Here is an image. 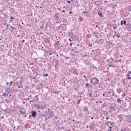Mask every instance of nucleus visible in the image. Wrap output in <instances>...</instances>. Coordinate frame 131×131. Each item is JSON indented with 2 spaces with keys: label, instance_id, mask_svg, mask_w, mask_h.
<instances>
[{
  "label": "nucleus",
  "instance_id": "nucleus-45",
  "mask_svg": "<svg viewBox=\"0 0 131 131\" xmlns=\"http://www.w3.org/2000/svg\"><path fill=\"white\" fill-rule=\"evenodd\" d=\"M114 29H116L117 28V26H115L114 27H113Z\"/></svg>",
  "mask_w": 131,
  "mask_h": 131
},
{
  "label": "nucleus",
  "instance_id": "nucleus-17",
  "mask_svg": "<svg viewBox=\"0 0 131 131\" xmlns=\"http://www.w3.org/2000/svg\"><path fill=\"white\" fill-rule=\"evenodd\" d=\"M58 60H56L55 61V67L56 69H57V68L58 67Z\"/></svg>",
  "mask_w": 131,
  "mask_h": 131
},
{
  "label": "nucleus",
  "instance_id": "nucleus-26",
  "mask_svg": "<svg viewBox=\"0 0 131 131\" xmlns=\"http://www.w3.org/2000/svg\"><path fill=\"white\" fill-rule=\"evenodd\" d=\"M75 37H76V35H73L71 36V38L73 39V40H74V38H75Z\"/></svg>",
  "mask_w": 131,
  "mask_h": 131
},
{
  "label": "nucleus",
  "instance_id": "nucleus-19",
  "mask_svg": "<svg viewBox=\"0 0 131 131\" xmlns=\"http://www.w3.org/2000/svg\"><path fill=\"white\" fill-rule=\"evenodd\" d=\"M110 110H114V111H116V109L115 108H114V107H113V106H110Z\"/></svg>",
  "mask_w": 131,
  "mask_h": 131
},
{
  "label": "nucleus",
  "instance_id": "nucleus-3",
  "mask_svg": "<svg viewBox=\"0 0 131 131\" xmlns=\"http://www.w3.org/2000/svg\"><path fill=\"white\" fill-rule=\"evenodd\" d=\"M111 59L112 60H111L110 59L107 60V62H109V67H114L113 66H112V64H113V58L111 57Z\"/></svg>",
  "mask_w": 131,
  "mask_h": 131
},
{
  "label": "nucleus",
  "instance_id": "nucleus-63",
  "mask_svg": "<svg viewBox=\"0 0 131 131\" xmlns=\"http://www.w3.org/2000/svg\"><path fill=\"white\" fill-rule=\"evenodd\" d=\"M74 54H76V53H77V51H74Z\"/></svg>",
  "mask_w": 131,
  "mask_h": 131
},
{
  "label": "nucleus",
  "instance_id": "nucleus-59",
  "mask_svg": "<svg viewBox=\"0 0 131 131\" xmlns=\"http://www.w3.org/2000/svg\"><path fill=\"white\" fill-rule=\"evenodd\" d=\"M22 41H23V42H25V39H23Z\"/></svg>",
  "mask_w": 131,
  "mask_h": 131
},
{
  "label": "nucleus",
  "instance_id": "nucleus-5",
  "mask_svg": "<svg viewBox=\"0 0 131 131\" xmlns=\"http://www.w3.org/2000/svg\"><path fill=\"white\" fill-rule=\"evenodd\" d=\"M117 117L119 118L120 122L123 120V117H122V115H118Z\"/></svg>",
  "mask_w": 131,
  "mask_h": 131
},
{
  "label": "nucleus",
  "instance_id": "nucleus-16",
  "mask_svg": "<svg viewBox=\"0 0 131 131\" xmlns=\"http://www.w3.org/2000/svg\"><path fill=\"white\" fill-rule=\"evenodd\" d=\"M126 76H127V79H131L130 74H127Z\"/></svg>",
  "mask_w": 131,
  "mask_h": 131
},
{
  "label": "nucleus",
  "instance_id": "nucleus-38",
  "mask_svg": "<svg viewBox=\"0 0 131 131\" xmlns=\"http://www.w3.org/2000/svg\"><path fill=\"white\" fill-rule=\"evenodd\" d=\"M93 96V94H92V93H89V97H90V98H92V97H93V96Z\"/></svg>",
  "mask_w": 131,
  "mask_h": 131
},
{
  "label": "nucleus",
  "instance_id": "nucleus-12",
  "mask_svg": "<svg viewBox=\"0 0 131 131\" xmlns=\"http://www.w3.org/2000/svg\"><path fill=\"white\" fill-rule=\"evenodd\" d=\"M16 85H17L18 89H21V88L22 89H23V85H20L19 84V83H17L16 84Z\"/></svg>",
  "mask_w": 131,
  "mask_h": 131
},
{
  "label": "nucleus",
  "instance_id": "nucleus-35",
  "mask_svg": "<svg viewBox=\"0 0 131 131\" xmlns=\"http://www.w3.org/2000/svg\"><path fill=\"white\" fill-rule=\"evenodd\" d=\"M123 25H126V20H124V21H123Z\"/></svg>",
  "mask_w": 131,
  "mask_h": 131
},
{
  "label": "nucleus",
  "instance_id": "nucleus-20",
  "mask_svg": "<svg viewBox=\"0 0 131 131\" xmlns=\"http://www.w3.org/2000/svg\"><path fill=\"white\" fill-rule=\"evenodd\" d=\"M54 15L56 18H58L59 17V13H55Z\"/></svg>",
  "mask_w": 131,
  "mask_h": 131
},
{
  "label": "nucleus",
  "instance_id": "nucleus-27",
  "mask_svg": "<svg viewBox=\"0 0 131 131\" xmlns=\"http://www.w3.org/2000/svg\"><path fill=\"white\" fill-rule=\"evenodd\" d=\"M128 30H129V31H131V25H129L128 26Z\"/></svg>",
  "mask_w": 131,
  "mask_h": 131
},
{
  "label": "nucleus",
  "instance_id": "nucleus-24",
  "mask_svg": "<svg viewBox=\"0 0 131 131\" xmlns=\"http://www.w3.org/2000/svg\"><path fill=\"white\" fill-rule=\"evenodd\" d=\"M45 118L47 120H48V119H49V118H51V117H49V116H47V115H45Z\"/></svg>",
  "mask_w": 131,
  "mask_h": 131
},
{
  "label": "nucleus",
  "instance_id": "nucleus-30",
  "mask_svg": "<svg viewBox=\"0 0 131 131\" xmlns=\"http://www.w3.org/2000/svg\"><path fill=\"white\" fill-rule=\"evenodd\" d=\"M5 102H6V103H8V104L10 103V101H9V99L8 98L6 99Z\"/></svg>",
  "mask_w": 131,
  "mask_h": 131
},
{
  "label": "nucleus",
  "instance_id": "nucleus-62",
  "mask_svg": "<svg viewBox=\"0 0 131 131\" xmlns=\"http://www.w3.org/2000/svg\"><path fill=\"white\" fill-rule=\"evenodd\" d=\"M128 73H129V74H131V71H128Z\"/></svg>",
  "mask_w": 131,
  "mask_h": 131
},
{
  "label": "nucleus",
  "instance_id": "nucleus-58",
  "mask_svg": "<svg viewBox=\"0 0 131 131\" xmlns=\"http://www.w3.org/2000/svg\"><path fill=\"white\" fill-rule=\"evenodd\" d=\"M39 99L38 98H36V101H38Z\"/></svg>",
  "mask_w": 131,
  "mask_h": 131
},
{
  "label": "nucleus",
  "instance_id": "nucleus-39",
  "mask_svg": "<svg viewBox=\"0 0 131 131\" xmlns=\"http://www.w3.org/2000/svg\"><path fill=\"white\" fill-rule=\"evenodd\" d=\"M117 93H120V89H117Z\"/></svg>",
  "mask_w": 131,
  "mask_h": 131
},
{
  "label": "nucleus",
  "instance_id": "nucleus-6",
  "mask_svg": "<svg viewBox=\"0 0 131 131\" xmlns=\"http://www.w3.org/2000/svg\"><path fill=\"white\" fill-rule=\"evenodd\" d=\"M31 113H32V117L35 118L36 117V114H37L36 112L35 111H32Z\"/></svg>",
  "mask_w": 131,
  "mask_h": 131
},
{
  "label": "nucleus",
  "instance_id": "nucleus-29",
  "mask_svg": "<svg viewBox=\"0 0 131 131\" xmlns=\"http://www.w3.org/2000/svg\"><path fill=\"white\" fill-rule=\"evenodd\" d=\"M19 112L22 114L23 115H25V112H23L22 111H20Z\"/></svg>",
  "mask_w": 131,
  "mask_h": 131
},
{
  "label": "nucleus",
  "instance_id": "nucleus-55",
  "mask_svg": "<svg viewBox=\"0 0 131 131\" xmlns=\"http://www.w3.org/2000/svg\"><path fill=\"white\" fill-rule=\"evenodd\" d=\"M73 45V43H70V46H71V47H72V45Z\"/></svg>",
  "mask_w": 131,
  "mask_h": 131
},
{
  "label": "nucleus",
  "instance_id": "nucleus-32",
  "mask_svg": "<svg viewBox=\"0 0 131 131\" xmlns=\"http://www.w3.org/2000/svg\"><path fill=\"white\" fill-rule=\"evenodd\" d=\"M88 46H89V47H92L93 44L90 43V42H89V43H88Z\"/></svg>",
  "mask_w": 131,
  "mask_h": 131
},
{
  "label": "nucleus",
  "instance_id": "nucleus-7",
  "mask_svg": "<svg viewBox=\"0 0 131 131\" xmlns=\"http://www.w3.org/2000/svg\"><path fill=\"white\" fill-rule=\"evenodd\" d=\"M46 115H47V116H49V117H51L52 115V112H47L46 113Z\"/></svg>",
  "mask_w": 131,
  "mask_h": 131
},
{
  "label": "nucleus",
  "instance_id": "nucleus-28",
  "mask_svg": "<svg viewBox=\"0 0 131 131\" xmlns=\"http://www.w3.org/2000/svg\"><path fill=\"white\" fill-rule=\"evenodd\" d=\"M122 82H123V84H127V82L125 83V80H124V79L122 80Z\"/></svg>",
  "mask_w": 131,
  "mask_h": 131
},
{
  "label": "nucleus",
  "instance_id": "nucleus-41",
  "mask_svg": "<svg viewBox=\"0 0 131 131\" xmlns=\"http://www.w3.org/2000/svg\"><path fill=\"white\" fill-rule=\"evenodd\" d=\"M10 19H11V20H14V17L13 16H11Z\"/></svg>",
  "mask_w": 131,
  "mask_h": 131
},
{
  "label": "nucleus",
  "instance_id": "nucleus-60",
  "mask_svg": "<svg viewBox=\"0 0 131 131\" xmlns=\"http://www.w3.org/2000/svg\"><path fill=\"white\" fill-rule=\"evenodd\" d=\"M71 51H72V52H74V49H71Z\"/></svg>",
  "mask_w": 131,
  "mask_h": 131
},
{
  "label": "nucleus",
  "instance_id": "nucleus-44",
  "mask_svg": "<svg viewBox=\"0 0 131 131\" xmlns=\"http://www.w3.org/2000/svg\"><path fill=\"white\" fill-rule=\"evenodd\" d=\"M121 25H123V20H121Z\"/></svg>",
  "mask_w": 131,
  "mask_h": 131
},
{
  "label": "nucleus",
  "instance_id": "nucleus-4",
  "mask_svg": "<svg viewBox=\"0 0 131 131\" xmlns=\"http://www.w3.org/2000/svg\"><path fill=\"white\" fill-rule=\"evenodd\" d=\"M3 111H4L5 112H6V113H11L12 112V110L9 108H7L5 110H3Z\"/></svg>",
  "mask_w": 131,
  "mask_h": 131
},
{
  "label": "nucleus",
  "instance_id": "nucleus-33",
  "mask_svg": "<svg viewBox=\"0 0 131 131\" xmlns=\"http://www.w3.org/2000/svg\"><path fill=\"white\" fill-rule=\"evenodd\" d=\"M117 101L118 102V103H120V102L121 101V100L120 99H118L117 100Z\"/></svg>",
  "mask_w": 131,
  "mask_h": 131
},
{
  "label": "nucleus",
  "instance_id": "nucleus-49",
  "mask_svg": "<svg viewBox=\"0 0 131 131\" xmlns=\"http://www.w3.org/2000/svg\"><path fill=\"white\" fill-rule=\"evenodd\" d=\"M13 130H16V126H14L13 128Z\"/></svg>",
  "mask_w": 131,
  "mask_h": 131
},
{
  "label": "nucleus",
  "instance_id": "nucleus-46",
  "mask_svg": "<svg viewBox=\"0 0 131 131\" xmlns=\"http://www.w3.org/2000/svg\"><path fill=\"white\" fill-rule=\"evenodd\" d=\"M84 110H88V106H85L84 108Z\"/></svg>",
  "mask_w": 131,
  "mask_h": 131
},
{
  "label": "nucleus",
  "instance_id": "nucleus-2",
  "mask_svg": "<svg viewBox=\"0 0 131 131\" xmlns=\"http://www.w3.org/2000/svg\"><path fill=\"white\" fill-rule=\"evenodd\" d=\"M34 107H35L36 108H37V109H38V110H40V109H45V106H40L39 104L36 103L34 105Z\"/></svg>",
  "mask_w": 131,
  "mask_h": 131
},
{
  "label": "nucleus",
  "instance_id": "nucleus-50",
  "mask_svg": "<svg viewBox=\"0 0 131 131\" xmlns=\"http://www.w3.org/2000/svg\"><path fill=\"white\" fill-rule=\"evenodd\" d=\"M60 22H62V20H59V21H56V23L59 24Z\"/></svg>",
  "mask_w": 131,
  "mask_h": 131
},
{
  "label": "nucleus",
  "instance_id": "nucleus-51",
  "mask_svg": "<svg viewBox=\"0 0 131 131\" xmlns=\"http://www.w3.org/2000/svg\"><path fill=\"white\" fill-rule=\"evenodd\" d=\"M123 96H124V97H125V96H126L125 94L123 93V94L122 95V97H123Z\"/></svg>",
  "mask_w": 131,
  "mask_h": 131
},
{
  "label": "nucleus",
  "instance_id": "nucleus-10",
  "mask_svg": "<svg viewBox=\"0 0 131 131\" xmlns=\"http://www.w3.org/2000/svg\"><path fill=\"white\" fill-rule=\"evenodd\" d=\"M11 91H12V89H11L10 88H7L6 89V93H8V94H10Z\"/></svg>",
  "mask_w": 131,
  "mask_h": 131
},
{
  "label": "nucleus",
  "instance_id": "nucleus-54",
  "mask_svg": "<svg viewBox=\"0 0 131 131\" xmlns=\"http://www.w3.org/2000/svg\"><path fill=\"white\" fill-rule=\"evenodd\" d=\"M53 54V52H50V53H49V56H51V55H52Z\"/></svg>",
  "mask_w": 131,
  "mask_h": 131
},
{
  "label": "nucleus",
  "instance_id": "nucleus-57",
  "mask_svg": "<svg viewBox=\"0 0 131 131\" xmlns=\"http://www.w3.org/2000/svg\"><path fill=\"white\" fill-rule=\"evenodd\" d=\"M69 40L70 41H72V40L71 38H70L69 39Z\"/></svg>",
  "mask_w": 131,
  "mask_h": 131
},
{
  "label": "nucleus",
  "instance_id": "nucleus-22",
  "mask_svg": "<svg viewBox=\"0 0 131 131\" xmlns=\"http://www.w3.org/2000/svg\"><path fill=\"white\" fill-rule=\"evenodd\" d=\"M97 14L100 16V17H103V14H102V13L98 12Z\"/></svg>",
  "mask_w": 131,
  "mask_h": 131
},
{
  "label": "nucleus",
  "instance_id": "nucleus-11",
  "mask_svg": "<svg viewBox=\"0 0 131 131\" xmlns=\"http://www.w3.org/2000/svg\"><path fill=\"white\" fill-rule=\"evenodd\" d=\"M93 34H94V36H95V37L98 38V32H97V31H94V32H93Z\"/></svg>",
  "mask_w": 131,
  "mask_h": 131
},
{
  "label": "nucleus",
  "instance_id": "nucleus-61",
  "mask_svg": "<svg viewBox=\"0 0 131 131\" xmlns=\"http://www.w3.org/2000/svg\"><path fill=\"white\" fill-rule=\"evenodd\" d=\"M7 28L6 29H9V28H8V27H9V25H7Z\"/></svg>",
  "mask_w": 131,
  "mask_h": 131
},
{
  "label": "nucleus",
  "instance_id": "nucleus-42",
  "mask_svg": "<svg viewBox=\"0 0 131 131\" xmlns=\"http://www.w3.org/2000/svg\"><path fill=\"white\" fill-rule=\"evenodd\" d=\"M110 125L111 126H113V122H110Z\"/></svg>",
  "mask_w": 131,
  "mask_h": 131
},
{
  "label": "nucleus",
  "instance_id": "nucleus-43",
  "mask_svg": "<svg viewBox=\"0 0 131 131\" xmlns=\"http://www.w3.org/2000/svg\"><path fill=\"white\" fill-rule=\"evenodd\" d=\"M41 51H46V50H43V47H41Z\"/></svg>",
  "mask_w": 131,
  "mask_h": 131
},
{
  "label": "nucleus",
  "instance_id": "nucleus-9",
  "mask_svg": "<svg viewBox=\"0 0 131 131\" xmlns=\"http://www.w3.org/2000/svg\"><path fill=\"white\" fill-rule=\"evenodd\" d=\"M114 33H115V35L116 36H117V37H118V38H119V37H120V35L119 34V33H118V32H116V31H114Z\"/></svg>",
  "mask_w": 131,
  "mask_h": 131
},
{
  "label": "nucleus",
  "instance_id": "nucleus-8",
  "mask_svg": "<svg viewBox=\"0 0 131 131\" xmlns=\"http://www.w3.org/2000/svg\"><path fill=\"white\" fill-rule=\"evenodd\" d=\"M59 46H60V41H57L55 43L54 47L55 48H58Z\"/></svg>",
  "mask_w": 131,
  "mask_h": 131
},
{
  "label": "nucleus",
  "instance_id": "nucleus-21",
  "mask_svg": "<svg viewBox=\"0 0 131 131\" xmlns=\"http://www.w3.org/2000/svg\"><path fill=\"white\" fill-rule=\"evenodd\" d=\"M81 101V98L80 99H78L77 102V105H78L80 103Z\"/></svg>",
  "mask_w": 131,
  "mask_h": 131
},
{
  "label": "nucleus",
  "instance_id": "nucleus-18",
  "mask_svg": "<svg viewBox=\"0 0 131 131\" xmlns=\"http://www.w3.org/2000/svg\"><path fill=\"white\" fill-rule=\"evenodd\" d=\"M74 71H73V74H76V75H78V73H77V72L75 70H73Z\"/></svg>",
  "mask_w": 131,
  "mask_h": 131
},
{
  "label": "nucleus",
  "instance_id": "nucleus-23",
  "mask_svg": "<svg viewBox=\"0 0 131 131\" xmlns=\"http://www.w3.org/2000/svg\"><path fill=\"white\" fill-rule=\"evenodd\" d=\"M79 22H82V20H83V18L81 17H79L78 19Z\"/></svg>",
  "mask_w": 131,
  "mask_h": 131
},
{
  "label": "nucleus",
  "instance_id": "nucleus-15",
  "mask_svg": "<svg viewBox=\"0 0 131 131\" xmlns=\"http://www.w3.org/2000/svg\"><path fill=\"white\" fill-rule=\"evenodd\" d=\"M2 96H3L4 97H8V96H9V94L5 92L2 94Z\"/></svg>",
  "mask_w": 131,
  "mask_h": 131
},
{
  "label": "nucleus",
  "instance_id": "nucleus-14",
  "mask_svg": "<svg viewBox=\"0 0 131 131\" xmlns=\"http://www.w3.org/2000/svg\"><path fill=\"white\" fill-rule=\"evenodd\" d=\"M30 98H31V100H33V98L32 97V95H30V96H29V98H26V100H30Z\"/></svg>",
  "mask_w": 131,
  "mask_h": 131
},
{
  "label": "nucleus",
  "instance_id": "nucleus-25",
  "mask_svg": "<svg viewBox=\"0 0 131 131\" xmlns=\"http://www.w3.org/2000/svg\"><path fill=\"white\" fill-rule=\"evenodd\" d=\"M91 34H88L86 35V37H88V38H91Z\"/></svg>",
  "mask_w": 131,
  "mask_h": 131
},
{
  "label": "nucleus",
  "instance_id": "nucleus-1",
  "mask_svg": "<svg viewBox=\"0 0 131 131\" xmlns=\"http://www.w3.org/2000/svg\"><path fill=\"white\" fill-rule=\"evenodd\" d=\"M90 82L91 83H92L93 85H96L97 84H99V82H100V81H99V79L96 78H92Z\"/></svg>",
  "mask_w": 131,
  "mask_h": 131
},
{
  "label": "nucleus",
  "instance_id": "nucleus-31",
  "mask_svg": "<svg viewBox=\"0 0 131 131\" xmlns=\"http://www.w3.org/2000/svg\"><path fill=\"white\" fill-rule=\"evenodd\" d=\"M10 28H12V29H13L14 30H16V28L13 26H11Z\"/></svg>",
  "mask_w": 131,
  "mask_h": 131
},
{
  "label": "nucleus",
  "instance_id": "nucleus-40",
  "mask_svg": "<svg viewBox=\"0 0 131 131\" xmlns=\"http://www.w3.org/2000/svg\"><path fill=\"white\" fill-rule=\"evenodd\" d=\"M52 54H57V52L56 51H52Z\"/></svg>",
  "mask_w": 131,
  "mask_h": 131
},
{
  "label": "nucleus",
  "instance_id": "nucleus-37",
  "mask_svg": "<svg viewBox=\"0 0 131 131\" xmlns=\"http://www.w3.org/2000/svg\"><path fill=\"white\" fill-rule=\"evenodd\" d=\"M43 76L44 77H46V76H49V74H46L45 75H43Z\"/></svg>",
  "mask_w": 131,
  "mask_h": 131
},
{
  "label": "nucleus",
  "instance_id": "nucleus-34",
  "mask_svg": "<svg viewBox=\"0 0 131 131\" xmlns=\"http://www.w3.org/2000/svg\"><path fill=\"white\" fill-rule=\"evenodd\" d=\"M112 128H113V127H110L109 128H108V130L112 131Z\"/></svg>",
  "mask_w": 131,
  "mask_h": 131
},
{
  "label": "nucleus",
  "instance_id": "nucleus-53",
  "mask_svg": "<svg viewBox=\"0 0 131 131\" xmlns=\"http://www.w3.org/2000/svg\"><path fill=\"white\" fill-rule=\"evenodd\" d=\"M86 86H89V85H90V84H89V83H86Z\"/></svg>",
  "mask_w": 131,
  "mask_h": 131
},
{
  "label": "nucleus",
  "instance_id": "nucleus-56",
  "mask_svg": "<svg viewBox=\"0 0 131 131\" xmlns=\"http://www.w3.org/2000/svg\"><path fill=\"white\" fill-rule=\"evenodd\" d=\"M57 10H58L59 11H61L62 10L61 9V8H57Z\"/></svg>",
  "mask_w": 131,
  "mask_h": 131
},
{
  "label": "nucleus",
  "instance_id": "nucleus-64",
  "mask_svg": "<svg viewBox=\"0 0 131 131\" xmlns=\"http://www.w3.org/2000/svg\"><path fill=\"white\" fill-rule=\"evenodd\" d=\"M67 3H68V4H70L71 2H70V1H68Z\"/></svg>",
  "mask_w": 131,
  "mask_h": 131
},
{
  "label": "nucleus",
  "instance_id": "nucleus-52",
  "mask_svg": "<svg viewBox=\"0 0 131 131\" xmlns=\"http://www.w3.org/2000/svg\"><path fill=\"white\" fill-rule=\"evenodd\" d=\"M31 116H32L31 115H30L29 117V119H30L31 118Z\"/></svg>",
  "mask_w": 131,
  "mask_h": 131
},
{
  "label": "nucleus",
  "instance_id": "nucleus-36",
  "mask_svg": "<svg viewBox=\"0 0 131 131\" xmlns=\"http://www.w3.org/2000/svg\"><path fill=\"white\" fill-rule=\"evenodd\" d=\"M83 56H84V57H89V55H88V54H85L83 55Z\"/></svg>",
  "mask_w": 131,
  "mask_h": 131
},
{
  "label": "nucleus",
  "instance_id": "nucleus-13",
  "mask_svg": "<svg viewBox=\"0 0 131 131\" xmlns=\"http://www.w3.org/2000/svg\"><path fill=\"white\" fill-rule=\"evenodd\" d=\"M29 78H31V79H36V77H34L32 75L29 76Z\"/></svg>",
  "mask_w": 131,
  "mask_h": 131
},
{
  "label": "nucleus",
  "instance_id": "nucleus-47",
  "mask_svg": "<svg viewBox=\"0 0 131 131\" xmlns=\"http://www.w3.org/2000/svg\"><path fill=\"white\" fill-rule=\"evenodd\" d=\"M12 84H13V81H10V85H12Z\"/></svg>",
  "mask_w": 131,
  "mask_h": 131
},
{
  "label": "nucleus",
  "instance_id": "nucleus-48",
  "mask_svg": "<svg viewBox=\"0 0 131 131\" xmlns=\"http://www.w3.org/2000/svg\"><path fill=\"white\" fill-rule=\"evenodd\" d=\"M117 62H121V59L117 60Z\"/></svg>",
  "mask_w": 131,
  "mask_h": 131
}]
</instances>
